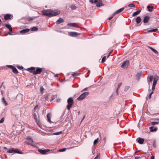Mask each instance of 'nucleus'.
I'll use <instances>...</instances> for the list:
<instances>
[{"mask_svg": "<svg viewBox=\"0 0 159 159\" xmlns=\"http://www.w3.org/2000/svg\"><path fill=\"white\" fill-rule=\"evenodd\" d=\"M42 12L43 15L48 16L49 17L58 15L60 13V11L57 10L52 11L50 9L44 10L42 11Z\"/></svg>", "mask_w": 159, "mask_h": 159, "instance_id": "1", "label": "nucleus"}, {"mask_svg": "<svg viewBox=\"0 0 159 159\" xmlns=\"http://www.w3.org/2000/svg\"><path fill=\"white\" fill-rule=\"evenodd\" d=\"M89 92H85L80 95L77 98V99L79 101H81L86 96L89 95Z\"/></svg>", "mask_w": 159, "mask_h": 159, "instance_id": "2", "label": "nucleus"}, {"mask_svg": "<svg viewBox=\"0 0 159 159\" xmlns=\"http://www.w3.org/2000/svg\"><path fill=\"white\" fill-rule=\"evenodd\" d=\"M26 139L27 140V141L26 142L27 143L32 146H35L34 144L33 143L34 141L31 137H28Z\"/></svg>", "mask_w": 159, "mask_h": 159, "instance_id": "3", "label": "nucleus"}, {"mask_svg": "<svg viewBox=\"0 0 159 159\" xmlns=\"http://www.w3.org/2000/svg\"><path fill=\"white\" fill-rule=\"evenodd\" d=\"M34 117L35 120L37 124L39 125L40 126V122L39 121V114L38 113H34L33 115Z\"/></svg>", "mask_w": 159, "mask_h": 159, "instance_id": "4", "label": "nucleus"}, {"mask_svg": "<svg viewBox=\"0 0 159 159\" xmlns=\"http://www.w3.org/2000/svg\"><path fill=\"white\" fill-rule=\"evenodd\" d=\"M42 71V68L39 67H38L36 68V70H35V71L33 72V74L36 75L37 74H40Z\"/></svg>", "mask_w": 159, "mask_h": 159, "instance_id": "5", "label": "nucleus"}, {"mask_svg": "<svg viewBox=\"0 0 159 159\" xmlns=\"http://www.w3.org/2000/svg\"><path fill=\"white\" fill-rule=\"evenodd\" d=\"M13 16L11 15L10 14H7L4 15V18L5 20H11L12 18H13Z\"/></svg>", "mask_w": 159, "mask_h": 159, "instance_id": "6", "label": "nucleus"}, {"mask_svg": "<svg viewBox=\"0 0 159 159\" xmlns=\"http://www.w3.org/2000/svg\"><path fill=\"white\" fill-rule=\"evenodd\" d=\"M153 82L152 85H156L157 82L159 80V77L157 76H154L153 77Z\"/></svg>", "mask_w": 159, "mask_h": 159, "instance_id": "7", "label": "nucleus"}, {"mask_svg": "<svg viewBox=\"0 0 159 159\" xmlns=\"http://www.w3.org/2000/svg\"><path fill=\"white\" fill-rule=\"evenodd\" d=\"M69 35L71 36L74 37V36H77L78 35H80V33H78L75 32H69L68 33Z\"/></svg>", "mask_w": 159, "mask_h": 159, "instance_id": "8", "label": "nucleus"}, {"mask_svg": "<svg viewBox=\"0 0 159 159\" xmlns=\"http://www.w3.org/2000/svg\"><path fill=\"white\" fill-rule=\"evenodd\" d=\"M150 17L148 16L147 15H146L144 16V19H143V22L144 23H146L148 22L150 19Z\"/></svg>", "mask_w": 159, "mask_h": 159, "instance_id": "9", "label": "nucleus"}, {"mask_svg": "<svg viewBox=\"0 0 159 159\" xmlns=\"http://www.w3.org/2000/svg\"><path fill=\"white\" fill-rule=\"evenodd\" d=\"M67 25L69 26H72V27H77L80 29L81 30L83 29L81 27H79L78 26V25L75 23H69Z\"/></svg>", "mask_w": 159, "mask_h": 159, "instance_id": "10", "label": "nucleus"}, {"mask_svg": "<svg viewBox=\"0 0 159 159\" xmlns=\"http://www.w3.org/2000/svg\"><path fill=\"white\" fill-rule=\"evenodd\" d=\"M38 151L41 154H45L47 152L49 151V150L48 149H45L44 150H42L39 149Z\"/></svg>", "mask_w": 159, "mask_h": 159, "instance_id": "11", "label": "nucleus"}, {"mask_svg": "<svg viewBox=\"0 0 159 159\" xmlns=\"http://www.w3.org/2000/svg\"><path fill=\"white\" fill-rule=\"evenodd\" d=\"M37 16L28 17L26 18V20L30 21L34 20Z\"/></svg>", "mask_w": 159, "mask_h": 159, "instance_id": "12", "label": "nucleus"}, {"mask_svg": "<svg viewBox=\"0 0 159 159\" xmlns=\"http://www.w3.org/2000/svg\"><path fill=\"white\" fill-rule=\"evenodd\" d=\"M129 64V61L128 60L125 61L122 64L121 67H123L125 66H127Z\"/></svg>", "mask_w": 159, "mask_h": 159, "instance_id": "13", "label": "nucleus"}, {"mask_svg": "<svg viewBox=\"0 0 159 159\" xmlns=\"http://www.w3.org/2000/svg\"><path fill=\"white\" fill-rule=\"evenodd\" d=\"M136 140L139 144H142L144 141V139L143 138H139L137 139Z\"/></svg>", "mask_w": 159, "mask_h": 159, "instance_id": "14", "label": "nucleus"}, {"mask_svg": "<svg viewBox=\"0 0 159 159\" xmlns=\"http://www.w3.org/2000/svg\"><path fill=\"white\" fill-rule=\"evenodd\" d=\"M35 68L34 67H32L30 68H28V71H29L30 72L32 73L33 74V72L35 71Z\"/></svg>", "mask_w": 159, "mask_h": 159, "instance_id": "15", "label": "nucleus"}, {"mask_svg": "<svg viewBox=\"0 0 159 159\" xmlns=\"http://www.w3.org/2000/svg\"><path fill=\"white\" fill-rule=\"evenodd\" d=\"M124 7H123L116 11L113 14V16H114L116 14H118L124 10Z\"/></svg>", "mask_w": 159, "mask_h": 159, "instance_id": "16", "label": "nucleus"}, {"mask_svg": "<svg viewBox=\"0 0 159 159\" xmlns=\"http://www.w3.org/2000/svg\"><path fill=\"white\" fill-rule=\"evenodd\" d=\"M154 126H153L150 127L149 128L150 130L152 132H155L157 130V127H155L154 128Z\"/></svg>", "mask_w": 159, "mask_h": 159, "instance_id": "17", "label": "nucleus"}, {"mask_svg": "<svg viewBox=\"0 0 159 159\" xmlns=\"http://www.w3.org/2000/svg\"><path fill=\"white\" fill-rule=\"evenodd\" d=\"M64 21V20L62 18H60L56 22L57 24H59Z\"/></svg>", "mask_w": 159, "mask_h": 159, "instance_id": "18", "label": "nucleus"}, {"mask_svg": "<svg viewBox=\"0 0 159 159\" xmlns=\"http://www.w3.org/2000/svg\"><path fill=\"white\" fill-rule=\"evenodd\" d=\"M73 102V99L72 97L69 98L67 100V103L68 104H72Z\"/></svg>", "mask_w": 159, "mask_h": 159, "instance_id": "19", "label": "nucleus"}, {"mask_svg": "<svg viewBox=\"0 0 159 159\" xmlns=\"http://www.w3.org/2000/svg\"><path fill=\"white\" fill-rule=\"evenodd\" d=\"M2 103L4 104V105L6 106L8 105V104L6 101L5 98L4 97H3L2 98Z\"/></svg>", "mask_w": 159, "mask_h": 159, "instance_id": "20", "label": "nucleus"}, {"mask_svg": "<svg viewBox=\"0 0 159 159\" xmlns=\"http://www.w3.org/2000/svg\"><path fill=\"white\" fill-rule=\"evenodd\" d=\"M141 11V10H139L134 12L133 14V16H135L138 15H139Z\"/></svg>", "mask_w": 159, "mask_h": 159, "instance_id": "21", "label": "nucleus"}, {"mask_svg": "<svg viewBox=\"0 0 159 159\" xmlns=\"http://www.w3.org/2000/svg\"><path fill=\"white\" fill-rule=\"evenodd\" d=\"M142 73L141 72L138 73L136 74V77H137V80H139L140 78H141V77L142 76Z\"/></svg>", "mask_w": 159, "mask_h": 159, "instance_id": "22", "label": "nucleus"}, {"mask_svg": "<svg viewBox=\"0 0 159 159\" xmlns=\"http://www.w3.org/2000/svg\"><path fill=\"white\" fill-rule=\"evenodd\" d=\"M14 152L18 153V154H22L23 152H20L19 150L18 149H14Z\"/></svg>", "mask_w": 159, "mask_h": 159, "instance_id": "23", "label": "nucleus"}, {"mask_svg": "<svg viewBox=\"0 0 159 159\" xmlns=\"http://www.w3.org/2000/svg\"><path fill=\"white\" fill-rule=\"evenodd\" d=\"M136 22L137 24H139L141 21V19L139 17H137L136 19Z\"/></svg>", "mask_w": 159, "mask_h": 159, "instance_id": "24", "label": "nucleus"}, {"mask_svg": "<svg viewBox=\"0 0 159 159\" xmlns=\"http://www.w3.org/2000/svg\"><path fill=\"white\" fill-rule=\"evenodd\" d=\"M5 25L7 28L9 30H12L11 26L10 24H6Z\"/></svg>", "mask_w": 159, "mask_h": 159, "instance_id": "25", "label": "nucleus"}, {"mask_svg": "<svg viewBox=\"0 0 159 159\" xmlns=\"http://www.w3.org/2000/svg\"><path fill=\"white\" fill-rule=\"evenodd\" d=\"M153 79V77L152 76H150L148 77V81L149 83L151 82L152 80Z\"/></svg>", "mask_w": 159, "mask_h": 159, "instance_id": "26", "label": "nucleus"}, {"mask_svg": "<svg viewBox=\"0 0 159 159\" xmlns=\"http://www.w3.org/2000/svg\"><path fill=\"white\" fill-rule=\"evenodd\" d=\"M96 5L98 7H99L101 6H103V4L102 3V1H99L97 3Z\"/></svg>", "mask_w": 159, "mask_h": 159, "instance_id": "27", "label": "nucleus"}, {"mask_svg": "<svg viewBox=\"0 0 159 159\" xmlns=\"http://www.w3.org/2000/svg\"><path fill=\"white\" fill-rule=\"evenodd\" d=\"M51 116V115L50 114H48L47 115V120L50 123H51V121L50 120Z\"/></svg>", "mask_w": 159, "mask_h": 159, "instance_id": "28", "label": "nucleus"}, {"mask_svg": "<svg viewBox=\"0 0 159 159\" xmlns=\"http://www.w3.org/2000/svg\"><path fill=\"white\" fill-rule=\"evenodd\" d=\"M121 85H122L121 83H120L118 84V85L116 91V93L117 95H118V91L119 89L120 88V86H121Z\"/></svg>", "mask_w": 159, "mask_h": 159, "instance_id": "29", "label": "nucleus"}, {"mask_svg": "<svg viewBox=\"0 0 159 159\" xmlns=\"http://www.w3.org/2000/svg\"><path fill=\"white\" fill-rule=\"evenodd\" d=\"M147 8L149 11H152V9L153 8V7H150V6H148L147 7Z\"/></svg>", "mask_w": 159, "mask_h": 159, "instance_id": "30", "label": "nucleus"}, {"mask_svg": "<svg viewBox=\"0 0 159 159\" xmlns=\"http://www.w3.org/2000/svg\"><path fill=\"white\" fill-rule=\"evenodd\" d=\"M13 72L15 74H17L18 73V71L17 69L14 67L12 69Z\"/></svg>", "mask_w": 159, "mask_h": 159, "instance_id": "31", "label": "nucleus"}, {"mask_svg": "<svg viewBox=\"0 0 159 159\" xmlns=\"http://www.w3.org/2000/svg\"><path fill=\"white\" fill-rule=\"evenodd\" d=\"M80 75V74L77 72H75L72 74V76L73 78L75 77V76L79 75Z\"/></svg>", "mask_w": 159, "mask_h": 159, "instance_id": "32", "label": "nucleus"}, {"mask_svg": "<svg viewBox=\"0 0 159 159\" xmlns=\"http://www.w3.org/2000/svg\"><path fill=\"white\" fill-rule=\"evenodd\" d=\"M149 48L155 54H157V53H158V52L154 48H152V47H150Z\"/></svg>", "mask_w": 159, "mask_h": 159, "instance_id": "33", "label": "nucleus"}, {"mask_svg": "<svg viewBox=\"0 0 159 159\" xmlns=\"http://www.w3.org/2000/svg\"><path fill=\"white\" fill-rule=\"evenodd\" d=\"M70 7L71 9L72 10H75L77 8V7L74 5H71Z\"/></svg>", "mask_w": 159, "mask_h": 159, "instance_id": "34", "label": "nucleus"}, {"mask_svg": "<svg viewBox=\"0 0 159 159\" xmlns=\"http://www.w3.org/2000/svg\"><path fill=\"white\" fill-rule=\"evenodd\" d=\"M30 30H20V33L21 34H24L28 33Z\"/></svg>", "mask_w": 159, "mask_h": 159, "instance_id": "35", "label": "nucleus"}, {"mask_svg": "<svg viewBox=\"0 0 159 159\" xmlns=\"http://www.w3.org/2000/svg\"><path fill=\"white\" fill-rule=\"evenodd\" d=\"M12 30H9V31L8 32H7L8 34H7V35L8 34H9V35H14L15 34H16L13 33L12 32Z\"/></svg>", "mask_w": 159, "mask_h": 159, "instance_id": "36", "label": "nucleus"}, {"mask_svg": "<svg viewBox=\"0 0 159 159\" xmlns=\"http://www.w3.org/2000/svg\"><path fill=\"white\" fill-rule=\"evenodd\" d=\"M72 105V104H68L67 106V108L68 110L70 109Z\"/></svg>", "mask_w": 159, "mask_h": 159, "instance_id": "37", "label": "nucleus"}, {"mask_svg": "<svg viewBox=\"0 0 159 159\" xmlns=\"http://www.w3.org/2000/svg\"><path fill=\"white\" fill-rule=\"evenodd\" d=\"M62 133V131H60L58 132H56L54 133L53 134L54 135H58L61 134Z\"/></svg>", "mask_w": 159, "mask_h": 159, "instance_id": "38", "label": "nucleus"}, {"mask_svg": "<svg viewBox=\"0 0 159 159\" xmlns=\"http://www.w3.org/2000/svg\"><path fill=\"white\" fill-rule=\"evenodd\" d=\"M159 122L158 121H153L151 123L152 125H157L158 124Z\"/></svg>", "mask_w": 159, "mask_h": 159, "instance_id": "39", "label": "nucleus"}, {"mask_svg": "<svg viewBox=\"0 0 159 159\" xmlns=\"http://www.w3.org/2000/svg\"><path fill=\"white\" fill-rule=\"evenodd\" d=\"M66 150V148H64L62 149H59V151L60 152H63L65 151Z\"/></svg>", "mask_w": 159, "mask_h": 159, "instance_id": "40", "label": "nucleus"}, {"mask_svg": "<svg viewBox=\"0 0 159 159\" xmlns=\"http://www.w3.org/2000/svg\"><path fill=\"white\" fill-rule=\"evenodd\" d=\"M129 7H135V5L133 3H131L128 5L127 6Z\"/></svg>", "mask_w": 159, "mask_h": 159, "instance_id": "41", "label": "nucleus"}, {"mask_svg": "<svg viewBox=\"0 0 159 159\" xmlns=\"http://www.w3.org/2000/svg\"><path fill=\"white\" fill-rule=\"evenodd\" d=\"M7 152L9 153H12L13 152H14V149L7 151Z\"/></svg>", "mask_w": 159, "mask_h": 159, "instance_id": "42", "label": "nucleus"}, {"mask_svg": "<svg viewBox=\"0 0 159 159\" xmlns=\"http://www.w3.org/2000/svg\"><path fill=\"white\" fill-rule=\"evenodd\" d=\"M106 57L105 56H104L102 58V63H104L105 61L106 60Z\"/></svg>", "mask_w": 159, "mask_h": 159, "instance_id": "43", "label": "nucleus"}, {"mask_svg": "<svg viewBox=\"0 0 159 159\" xmlns=\"http://www.w3.org/2000/svg\"><path fill=\"white\" fill-rule=\"evenodd\" d=\"M7 66L8 67H9L10 68H11V69H12L14 67V66H12V65H7Z\"/></svg>", "mask_w": 159, "mask_h": 159, "instance_id": "44", "label": "nucleus"}, {"mask_svg": "<svg viewBox=\"0 0 159 159\" xmlns=\"http://www.w3.org/2000/svg\"><path fill=\"white\" fill-rule=\"evenodd\" d=\"M7 66L8 67H9L10 68H11V69H12L14 67V66H12V65H7Z\"/></svg>", "mask_w": 159, "mask_h": 159, "instance_id": "45", "label": "nucleus"}, {"mask_svg": "<svg viewBox=\"0 0 159 159\" xmlns=\"http://www.w3.org/2000/svg\"><path fill=\"white\" fill-rule=\"evenodd\" d=\"M38 28L36 27H34L31 28V30H38Z\"/></svg>", "mask_w": 159, "mask_h": 159, "instance_id": "46", "label": "nucleus"}, {"mask_svg": "<svg viewBox=\"0 0 159 159\" xmlns=\"http://www.w3.org/2000/svg\"><path fill=\"white\" fill-rule=\"evenodd\" d=\"M157 30H147V31L146 32V33H152L153 32H155Z\"/></svg>", "mask_w": 159, "mask_h": 159, "instance_id": "47", "label": "nucleus"}, {"mask_svg": "<svg viewBox=\"0 0 159 159\" xmlns=\"http://www.w3.org/2000/svg\"><path fill=\"white\" fill-rule=\"evenodd\" d=\"M90 2L92 3H95L98 2V0H90Z\"/></svg>", "mask_w": 159, "mask_h": 159, "instance_id": "48", "label": "nucleus"}, {"mask_svg": "<svg viewBox=\"0 0 159 159\" xmlns=\"http://www.w3.org/2000/svg\"><path fill=\"white\" fill-rule=\"evenodd\" d=\"M153 92H151L149 94V96L148 97V98L150 99L151 98L152 94L153 93Z\"/></svg>", "mask_w": 159, "mask_h": 159, "instance_id": "49", "label": "nucleus"}, {"mask_svg": "<svg viewBox=\"0 0 159 159\" xmlns=\"http://www.w3.org/2000/svg\"><path fill=\"white\" fill-rule=\"evenodd\" d=\"M4 117L2 118L1 119V120H0V123H2L4 122Z\"/></svg>", "mask_w": 159, "mask_h": 159, "instance_id": "50", "label": "nucleus"}, {"mask_svg": "<svg viewBox=\"0 0 159 159\" xmlns=\"http://www.w3.org/2000/svg\"><path fill=\"white\" fill-rule=\"evenodd\" d=\"M155 86L152 85V92H153V91L155 90Z\"/></svg>", "mask_w": 159, "mask_h": 159, "instance_id": "51", "label": "nucleus"}, {"mask_svg": "<svg viewBox=\"0 0 159 159\" xmlns=\"http://www.w3.org/2000/svg\"><path fill=\"white\" fill-rule=\"evenodd\" d=\"M98 141V139H97L95 140L93 142L94 144H95Z\"/></svg>", "mask_w": 159, "mask_h": 159, "instance_id": "52", "label": "nucleus"}, {"mask_svg": "<svg viewBox=\"0 0 159 159\" xmlns=\"http://www.w3.org/2000/svg\"><path fill=\"white\" fill-rule=\"evenodd\" d=\"M44 89L43 88V87H40V92L42 93H43V91L44 90Z\"/></svg>", "mask_w": 159, "mask_h": 159, "instance_id": "53", "label": "nucleus"}, {"mask_svg": "<svg viewBox=\"0 0 159 159\" xmlns=\"http://www.w3.org/2000/svg\"><path fill=\"white\" fill-rule=\"evenodd\" d=\"M55 96L54 95H52L51 96V101H52L53 100H54L55 99Z\"/></svg>", "mask_w": 159, "mask_h": 159, "instance_id": "54", "label": "nucleus"}, {"mask_svg": "<svg viewBox=\"0 0 159 159\" xmlns=\"http://www.w3.org/2000/svg\"><path fill=\"white\" fill-rule=\"evenodd\" d=\"M17 67L20 69H23V67L22 66H17Z\"/></svg>", "mask_w": 159, "mask_h": 159, "instance_id": "55", "label": "nucleus"}, {"mask_svg": "<svg viewBox=\"0 0 159 159\" xmlns=\"http://www.w3.org/2000/svg\"><path fill=\"white\" fill-rule=\"evenodd\" d=\"M141 158H142L141 157L137 156V157H135V159H139V158L141 159Z\"/></svg>", "mask_w": 159, "mask_h": 159, "instance_id": "56", "label": "nucleus"}, {"mask_svg": "<svg viewBox=\"0 0 159 159\" xmlns=\"http://www.w3.org/2000/svg\"><path fill=\"white\" fill-rule=\"evenodd\" d=\"M99 155H98L94 159H99Z\"/></svg>", "mask_w": 159, "mask_h": 159, "instance_id": "57", "label": "nucleus"}, {"mask_svg": "<svg viewBox=\"0 0 159 159\" xmlns=\"http://www.w3.org/2000/svg\"><path fill=\"white\" fill-rule=\"evenodd\" d=\"M153 147H155L156 146V142L155 141H154L153 142Z\"/></svg>", "mask_w": 159, "mask_h": 159, "instance_id": "58", "label": "nucleus"}, {"mask_svg": "<svg viewBox=\"0 0 159 159\" xmlns=\"http://www.w3.org/2000/svg\"><path fill=\"white\" fill-rule=\"evenodd\" d=\"M114 16H113V15L112 16H111V17H109V18H108V19H109V20H111V19L113 18V17Z\"/></svg>", "mask_w": 159, "mask_h": 159, "instance_id": "59", "label": "nucleus"}, {"mask_svg": "<svg viewBox=\"0 0 159 159\" xmlns=\"http://www.w3.org/2000/svg\"><path fill=\"white\" fill-rule=\"evenodd\" d=\"M88 88H85L82 91H81V92H83V91H84L86 90Z\"/></svg>", "mask_w": 159, "mask_h": 159, "instance_id": "60", "label": "nucleus"}, {"mask_svg": "<svg viewBox=\"0 0 159 159\" xmlns=\"http://www.w3.org/2000/svg\"><path fill=\"white\" fill-rule=\"evenodd\" d=\"M150 159H154V157L152 156L151 157Z\"/></svg>", "mask_w": 159, "mask_h": 159, "instance_id": "61", "label": "nucleus"}, {"mask_svg": "<svg viewBox=\"0 0 159 159\" xmlns=\"http://www.w3.org/2000/svg\"><path fill=\"white\" fill-rule=\"evenodd\" d=\"M85 116L84 115V116L83 117V118H82V120H81V122H82V121H83V120H84V119L85 118Z\"/></svg>", "mask_w": 159, "mask_h": 159, "instance_id": "62", "label": "nucleus"}, {"mask_svg": "<svg viewBox=\"0 0 159 159\" xmlns=\"http://www.w3.org/2000/svg\"><path fill=\"white\" fill-rule=\"evenodd\" d=\"M60 99H57V102H59L60 101Z\"/></svg>", "mask_w": 159, "mask_h": 159, "instance_id": "63", "label": "nucleus"}, {"mask_svg": "<svg viewBox=\"0 0 159 159\" xmlns=\"http://www.w3.org/2000/svg\"><path fill=\"white\" fill-rule=\"evenodd\" d=\"M129 88V87H125V90L126 89H128Z\"/></svg>", "mask_w": 159, "mask_h": 159, "instance_id": "64", "label": "nucleus"}]
</instances>
